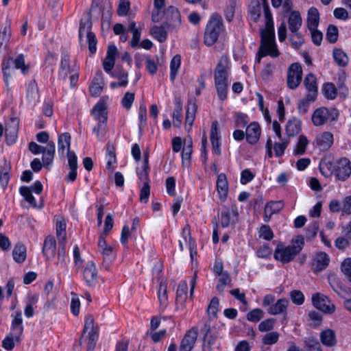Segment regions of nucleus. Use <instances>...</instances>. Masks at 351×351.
<instances>
[{
    "label": "nucleus",
    "instance_id": "obj_54",
    "mask_svg": "<svg viewBox=\"0 0 351 351\" xmlns=\"http://www.w3.org/2000/svg\"><path fill=\"white\" fill-rule=\"evenodd\" d=\"M10 167L5 163V165L2 167L0 171V183L3 189H5L9 182L10 176L9 171Z\"/></svg>",
    "mask_w": 351,
    "mask_h": 351
},
{
    "label": "nucleus",
    "instance_id": "obj_16",
    "mask_svg": "<svg viewBox=\"0 0 351 351\" xmlns=\"http://www.w3.org/2000/svg\"><path fill=\"white\" fill-rule=\"evenodd\" d=\"M304 85L308 92V98L317 99L318 87L315 75L311 73H308L304 80Z\"/></svg>",
    "mask_w": 351,
    "mask_h": 351
},
{
    "label": "nucleus",
    "instance_id": "obj_20",
    "mask_svg": "<svg viewBox=\"0 0 351 351\" xmlns=\"http://www.w3.org/2000/svg\"><path fill=\"white\" fill-rule=\"evenodd\" d=\"M84 278L86 284L91 287L95 286L97 282V271L93 261H89L84 270Z\"/></svg>",
    "mask_w": 351,
    "mask_h": 351
},
{
    "label": "nucleus",
    "instance_id": "obj_7",
    "mask_svg": "<svg viewBox=\"0 0 351 351\" xmlns=\"http://www.w3.org/2000/svg\"><path fill=\"white\" fill-rule=\"evenodd\" d=\"M312 304L315 308L326 314H332L335 311V306L326 295L315 293L312 295Z\"/></svg>",
    "mask_w": 351,
    "mask_h": 351
},
{
    "label": "nucleus",
    "instance_id": "obj_15",
    "mask_svg": "<svg viewBox=\"0 0 351 351\" xmlns=\"http://www.w3.org/2000/svg\"><path fill=\"white\" fill-rule=\"evenodd\" d=\"M330 262L328 255L325 252L317 253L313 258L312 270L317 273L325 269Z\"/></svg>",
    "mask_w": 351,
    "mask_h": 351
},
{
    "label": "nucleus",
    "instance_id": "obj_50",
    "mask_svg": "<svg viewBox=\"0 0 351 351\" xmlns=\"http://www.w3.org/2000/svg\"><path fill=\"white\" fill-rule=\"evenodd\" d=\"M322 91L324 96L329 99H333L337 96V89L332 83H326L324 85Z\"/></svg>",
    "mask_w": 351,
    "mask_h": 351
},
{
    "label": "nucleus",
    "instance_id": "obj_13",
    "mask_svg": "<svg viewBox=\"0 0 351 351\" xmlns=\"http://www.w3.org/2000/svg\"><path fill=\"white\" fill-rule=\"evenodd\" d=\"M333 142L332 134L329 132H324L316 136L313 145L321 151H326L331 147Z\"/></svg>",
    "mask_w": 351,
    "mask_h": 351
},
{
    "label": "nucleus",
    "instance_id": "obj_37",
    "mask_svg": "<svg viewBox=\"0 0 351 351\" xmlns=\"http://www.w3.org/2000/svg\"><path fill=\"white\" fill-rule=\"evenodd\" d=\"M250 19L256 23L261 15V5L258 0H253L249 5Z\"/></svg>",
    "mask_w": 351,
    "mask_h": 351
},
{
    "label": "nucleus",
    "instance_id": "obj_59",
    "mask_svg": "<svg viewBox=\"0 0 351 351\" xmlns=\"http://www.w3.org/2000/svg\"><path fill=\"white\" fill-rule=\"evenodd\" d=\"M289 143V138L282 139L281 143H276L274 145L276 156L280 157L282 156Z\"/></svg>",
    "mask_w": 351,
    "mask_h": 351
},
{
    "label": "nucleus",
    "instance_id": "obj_23",
    "mask_svg": "<svg viewBox=\"0 0 351 351\" xmlns=\"http://www.w3.org/2000/svg\"><path fill=\"white\" fill-rule=\"evenodd\" d=\"M288 304V300L285 298H280L278 300L275 304H272L267 308V313L272 315L279 314L287 315Z\"/></svg>",
    "mask_w": 351,
    "mask_h": 351
},
{
    "label": "nucleus",
    "instance_id": "obj_21",
    "mask_svg": "<svg viewBox=\"0 0 351 351\" xmlns=\"http://www.w3.org/2000/svg\"><path fill=\"white\" fill-rule=\"evenodd\" d=\"M44 149L45 150L42 152V160L43 163V167L46 169H49L52 165L55 155V143L53 141L48 142L47 146L45 147Z\"/></svg>",
    "mask_w": 351,
    "mask_h": 351
},
{
    "label": "nucleus",
    "instance_id": "obj_43",
    "mask_svg": "<svg viewBox=\"0 0 351 351\" xmlns=\"http://www.w3.org/2000/svg\"><path fill=\"white\" fill-rule=\"evenodd\" d=\"M66 242H58L59 248L58 250V262L57 265H60L61 267H65L66 263Z\"/></svg>",
    "mask_w": 351,
    "mask_h": 351
},
{
    "label": "nucleus",
    "instance_id": "obj_62",
    "mask_svg": "<svg viewBox=\"0 0 351 351\" xmlns=\"http://www.w3.org/2000/svg\"><path fill=\"white\" fill-rule=\"evenodd\" d=\"M249 121L247 114L242 112L235 113V126L237 128H244Z\"/></svg>",
    "mask_w": 351,
    "mask_h": 351
},
{
    "label": "nucleus",
    "instance_id": "obj_41",
    "mask_svg": "<svg viewBox=\"0 0 351 351\" xmlns=\"http://www.w3.org/2000/svg\"><path fill=\"white\" fill-rule=\"evenodd\" d=\"M308 144V141L304 135H300L298 141L293 150V154L295 156L303 155L306 152V148Z\"/></svg>",
    "mask_w": 351,
    "mask_h": 351
},
{
    "label": "nucleus",
    "instance_id": "obj_33",
    "mask_svg": "<svg viewBox=\"0 0 351 351\" xmlns=\"http://www.w3.org/2000/svg\"><path fill=\"white\" fill-rule=\"evenodd\" d=\"M319 22V14L316 8L311 7L308 11L307 27L309 30L317 28Z\"/></svg>",
    "mask_w": 351,
    "mask_h": 351
},
{
    "label": "nucleus",
    "instance_id": "obj_53",
    "mask_svg": "<svg viewBox=\"0 0 351 351\" xmlns=\"http://www.w3.org/2000/svg\"><path fill=\"white\" fill-rule=\"evenodd\" d=\"M279 333L277 332H270L263 336L262 343L265 346H271L277 343L279 339Z\"/></svg>",
    "mask_w": 351,
    "mask_h": 351
},
{
    "label": "nucleus",
    "instance_id": "obj_48",
    "mask_svg": "<svg viewBox=\"0 0 351 351\" xmlns=\"http://www.w3.org/2000/svg\"><path fill=\"white\" fill-rule=\"evenodd\" d=\"M259 238L271 241L274 238V232L269 225H262L258 230Z\"/></svg>",
    "mask_w": 351,
    "mask_h": 351
},
{
    "label": "nucleus",
    "instance_id": "obj_56",
    "mask_svg": "<svg viewBox=\"0 0 351 351\" xmlns=\"http://www.w3.org/2000/svg\"><path fill=\"white\" fill-rule=\"evenodd\" d=\"M220 278L219 279V282L216 286V289L219 292H223L224 290L225 286L229 285L231 282V278L228 272L225 271L222 273V274L219 275Z\"/></svg>",
    "mask_w": 351,
    "mask_h": 351
},
{
    "label": "nucleus",
    "instance_id": "obj_52",
    "mask_svg": "<svg viewBox=\"0 0 351 351\" xmlns=\"http://www.w3.org/2000/svg\"><path fill=\"white\" fill-rule=\"evenodd\" d=\"M292 34L290 36L289 40L291 42V46L295 49H299L301 45L304 43V40L302 34L298 32H291Z\"/></svg>",
    "mask_w": 351,
    "mask_h": 351
},
{
    "label": "nucleus",
    "instance_id": "obj_9",
    "mask_svg": "<svg viewBox=\"0 0 351 351\" xmlns=\"http://www.w3.org/2000/svg\"><path fill=\"white\" fill-rule=\"evenodd\" d=\"M19 119L16 117H10L5 123V135L8 145H10L15 143L19 132Z\"/></svg>",
    "mask_w": 351,
    "mask_h": 351
},
{
    "label": "nucleus",
    "instance_id": "obj_5",
    "mask_svg": "<svg viewBox=\"0 0 351 351\" xmlns=\"http://www.w3.org/2000/svg\"><path fill=\"white\" fill-rule=\"evenodd\" d=\"M92 23L89 21H80L79 27V42L82 44V36L86 35L87 43L88 44V49L91 54H94L97 51V39L95 34L90 31Z\"/></svg>",
    "mask_w": 351,
    "mask_h": 351
},
{
    "label": "nucleus",
    "instance_id": "obj_34",
    "mask_svg": "<svg viewBox=\"0 0 351 351\" xmlns=\"http://www.w3.org/2000/svg\"><path fill=\"white\" fill-rule=\"evenodd\" d=\"M301 121L296 118L289 120L285 127L287 136L289 137L298 135L301 131Z\"/></svg>",
    "mask_w": 351,
    "mask_h": 351
},
{
    "label": "nucleus",
    "instance_id": "obj_14",
    "mask_svg": "<svg viewBox=\"0 0 351 351\" xmlns=\"http://www.w3.org/2000/svg\"><path fill=\"white\" fill-rule=\"evenodd\" d=\"M261 127L258 122L253 121L246 128L245 137L246 141L251 145L256 144L261 136Z\"/></svg>",
    "mask_w": 351,
    "mask_h": 351
},
{
    "label": "nucleus",
    "instance_id": "obj_22",
    "mask_svg": "<svg viewBox=\"0 0 351 351\" xmlns=\"http://www.w3.org/2000/svg\"><path fill=\"white\" fill-rule=\"evenodd\" d=\"M56 250V241L53 236H47L44 241L43 247V255L47 259L52 258L55 256Z\"/></svg>",
    "mask_w": 351,
    "mask_h": 351
},
{
    "label": "nucleus",
    "instance_id": "obj_27",
    "mask_svg": "<svg viewBox=\"0 0 351 351\" xmlns=\"http://www.w3.org/2000/svg\"><path fill=\"white\" fill-rule=\"evenodd\" d=\"M167 20L168 21L167 24L173 25L174 27L180 25L181 23V16L179 10L173 7L169 6L165 13Z\"/></svg>",
    "mask_w": 351,
    "mask_h": 351
},
{
    "label": "nucleus",
    "instance_id": "obj_6",
    "mask_svg": "<svg viewBox=\"0 0 351 351\" xmlns=\"http://www.w3.org/2000/svg\"><path fill=\"white\" fill-rule=\"evenodd\" d=\"M228 64L229 59L226 56H222L215 69L214 84H228Z\"/></svg>",
    "mask_w": 351,
    "mask_h": 351
},
{
    "label": "nucleus",
    "instance_id": "obj_2",
    "mask_svg": "<svg viewBox=\"0 0 351 351\" xmlns=\"http://www.w3.org/2000/svg\"><path fill=\"white\" fill-rule=\"evenodd\" d=\"M225 29L221 16L214 13L211 15L204 32V43L206 46H213L224 32Z\"/></svg>",
    "mask_w": 351,
    "mask_h": 351
},
{
    "label": "nucleus",
    "instance_id": "obj_26",
    "mask_svg": "<svg viewBox=\"0 0 351 351\" xmlns=\"http://www.w3.org/2000/svg\"><path fill=\"white\" fill-rule=\"evenodd\" d=\"M169 24L164 23L160 26L155 25L150 29L151 35L160 43H164L167 38V32Z\"/></svg>",
    "mask_w": 351,
    "mask_h": 351
},
{
    "label": "nucleus",
    "instance_id": "obj_46",
    "mask_svg": "<svg viewBox=\"0 0 351 351\" xmlns=\"http://www.w3.org/2000/svg\"><path fill=\"white\" fill-rule=\"evenodd\" d=\"M20 194L24 197L25 200L27 201L29 204L33 206L34 207L36 206V202L34 197L32 194V191L29 187L27 186H21L19 189Z\"/></svg>",
    "mask_w": 351,
    "mask_h": 351
},
{
    "label": "nucleus",
    "instance_id": "obj_55",
    "mask_svg": "<svg viewBox=\"0 0 351 351\" xmlns=\"http://www.w3.org/2000/svg\"><path fill=\"white\" fill-rule=\"evenodd\" d=\"M326 39L330 43H335L338 39V29L334 25H329L326 31Z\"/></svg>",
    "mask_w": 351,
    "mask_h": 351
},
{
    "label": "nucleus",
    "instance_id": "obj_10",
    "mask_svg": "<svg viewBox=\"0 0 351 351\" xmlns=\"http://www.w3.org/2000/svg\"><path fill=\"white\" fill-rule=\"evenodd\" d=\"M238 212L236 206L223 207L220 213V223L223 228L234 225L237 221Z\"/></svg>",
    "mask_w": 351,
    "mask_h": 351
},
{
    "label": "nucleus",
    "instance_id": "obj_25",
    "mask_svg": "<svg viewBox=\"0 0 351 351\" xmlns=\"http://www.w3.org/2000/svg\"><path fill=\"white\" fill-rule=\"evenodd\" d=\"M322 343L327 347H332L337 344L336 333L332 329H326L320 332Z\"/></svg>",
    "mask_w": 351,
    "mask_h": 351
},
{
    "label": "nucleus",
    "instance_id": "obj_18",
    "mask_svg": "<svg viewBox=\"0 0 351 351\" xmlns=\"http://www.w3.org/2000/svg\"><path fill=\"white\" fill-rule=\"evenodd\" d=\"M330 115V114L328 108L321 107L313 112L311 120L315 126H322L328 121Z\"/></svg>",
    "mask_w": 351,
    "mask_h": 351
},
{
    "label": "nucleus",
    "instance_id": "obj_61",
    "mask_svg": "<svg viewBox=\"0 0 351 351\" xmlns=\"http://www.w3.org/2000/svg\"><path fill=\"white\" fill-rule=\"evenodd\" d=\"M215 88L219 99L225 101L228 97V84H215Z\"/></svg>",
    "mask_w": 351,
    "mask_h": 351
},
{
    "label": "nucleus",
    "instance_id": "obj_28",
    "mask_svg": "<svg viewBox=\"0 0 351 351\" xmlns=\"http://www.w3.org/2000/svg\"><path fill=\"white\" fill-rule=\"evenodd\" d=\"M216 187L221 199H226L228 192V184L225 173H220L217 180Z\"/></svg>",
    "mask_w": 351,
    "mask_h": 351
},
{
    "label": "nucleus",
    "instance_id": "obj_29",
    "mask_svg": "<svg viewBox=\"0 0 351 351\" xmlns=\"http://www.w3.org/2000/svg\"><path fill=\"white\" fill-rule=\"evenodd\" d=\"M302 17L298 11H291L288 19L289 28L291 32H298L302 26Z\"/></svg>",
    "mask_w": 351,
    "mask_h": 351
},
{
    "label": "nucleus",
    "instance_id": "obj_17",
    "mask_svg": "<svg viewBox=\"0 0 351 351\" xmlns=\"http://www.w3.org/2000/svg\"><path fill=\"white\" fill-rule=\"evenodd\" d=\"M23 332V318L21 311L16 312L11 323L10 335H14L16 342L20 341V337Z\"/></svg>",
    "mask_w": 351,
    "mask_h": 351
},
{
    "label": "nucleus",
    "instance_id": "obj_32",
    "mask_svg": "<svg viewBox=\"0 0 351 351\" xmlns=\"http://www.w3.org/2000/svg\"><path fill=\"white\" fill-rule=\"evenodd\" d=\"M71 145V135L68 132L60 134L58 141V152L61 156L64 155L65 149H67V153L70 150Z\"/></svg>",
    "mask_w": 351,
    "mask_h": 351
},
{
    "label": "nucleus",
    "instance_id": "obj_38",
    "mask_svg": "<svg viewBox=\"0 0 351 351\" xmlns=\"http://www.w3.org/2000/svg\"><path fill=\"white\" fill-rule=\"evenodd\" d=\"M332 56L335 62L339 66L344 67L349 62L348 56L341 49H335L332 51Z\"/></svg>",
    "mask_w": 351,
    "mask_h": 351
},
{
    "label": "nucleus",
    "instance_id": "obj_45",
    "mask_svg": "<svg viewBox=\"0 0 351 351\" xmlns=\"http://www.w3.org/2000/svg\"><path fill=\"white\" fill-rule=\"evenodd\" d=\"M316 99L308 98V96L300 100L298 104V110L300 114H305L308 112L311 103L314 102Z\"/></svg>",
    "mask_w": 351,
    "mask_h": 351
},
{
    "label": "nucleus",
    "instance_id": "obj_30",
    "mask_svg": "<svg viewBox=\"0 0 351 351\" xmlns=\"http://www.w3.org/2000/svg\"><path fill=\"white\" fill-rule=\"evenodd\" d=\"M70 56L68 53L62 54L59 75L63 80H66L68 75L73 72V69L70 66Z\"/></svg>",
    "mask_w": 351,
    "mask_h": 351
},
{
    "label": "nucleus",
    "instance_id": "obj_4",
    "mask_svg": "<svg viewBox=\"0 0 351 351\" xmlns=\"http://www.w3.org/2000/svg\"><path fill=\"white\" fill-rule=\"evenodd\" d=\"M303 245L302 237L296 239L292 245L288 246L278 245L274 252V258L283 263H289L301 252Z\"/></svg>",
    "mask_w": 351,
    "mask_h": 351
},
{
    "label": "nucleus",
    "instance_id": "obj_42",
    "mask_svg": "<svg viewBox=\"0 0 351 351\" xmlns=\"http://www.w3.org/2000/svg\"><path fill=\"white\" fill-rule=\"evenodd\" d=\"M181 56L178 54L173 56L170 62V80L173 81L180 67Z\"/></svg>",
    "mask_w": 351,
    "mask_h": 351
},
{
    "label": "nucleus",
    "instance_id": "obj_40",
    "mask_svg": "<svg viewBox=\"0 0 351 351\" xmlns=\"http://www.w3.org/2000/svg\"><path fill=\"white\" fill-rule=\"evenodd\" d=\"M129 29L132 33V38L130 41V45L132 48L139 46L141 39V31L136 27V23L132 22L130 24Z\"/></svg>",
    "mask_w": 351,
    "mask_h": 351
},
{
    "label": "nucleus",
    "instance_id": "obj_64",
    "mask_svg": "<svg viewBox=\"0 0 351 351\" xmlns=\"http://www.w3.org/2000/svg\"><path fill=\"white\" fill-rule=\"evenodd\" d=\"M341 269L351 282V258H347L342 262Z\"/></svg>",
    "mask_w": 351,
    "mask_h": 351
},
{
    "label": "nucleus",
    "instance_id": "obj_3",
    "mask_svg": "<svg viewBox=\"0 0 351 351\" xmlns=\"http://www.w3.org/2000/svg\"><path fill=\"white\" fill-rule=\"evenodd\" d=\"M1 68L3 73V80L7 88L9 86V80L14 72V69H21L23 74L28 71V66L25 64V57L19 54L16 58L5 56L2 61Z\"/></svg>",
    "mask_w": 351,
    "mask_h": 351
},
{
    "label": "nucleus",
    "instance_id": "obj_49",
    "mask_svg": "<svg viewBox=\"0 0 351 351\" xmlns=\"http://www.w3.org/2000/svg\"><path fill=\"white\" fill-rule=\"evenodd\" d=\"M182 105L178 102L173 112V124L175 127L179 128L182 124Z\"/></svg>",
    "mask_w": 351,
    "mask_h": 351
},
{
    "label": "nucleus",
    "instance_id": "obj_31",
    "mask_svg": "<svg viewBox=\"0 0 351 351\" xmlns=\"http://www.w3.org/2000/svg\"><path fill=\"white\" fill-rule=\"evenodd\" d=\"M99 252L103 256V267L106 270H108L110 264L113 262L116 256L114 249L112 246L110 245L108 247L101 250Z\"/></svg>",
    "mask_w": 351,
    "mask_h": 351
},
{
    "label": "nucleus",
    "instance_id": "obj_39",
    "mask_svg": "<svg viewBox=\"0 0 351 351\" xmlns=\"http://www.w3.org/2000/svg\"><path fill=\"white\" fill-rule=\"evenodd\" d=\"M96 330H97V329L94 326V318H93V315H87L85 319L83 332H82V336L79 340L80 345V346L82 345V340L84 339L85 335L86 334V332L96 331Z\"/></svg>",
    "mask_w": 351,
    "mask_h": 351
},
{
    "label": "nucleus",
    "instance_id": "obj_58",
    "mask_svg": "<svg viewBox=\"0 0 351 351\" xmlns=\"http://www.w3.org/2000/svg\"><path fill=\"white\" fill-rule=\"evenodd\" d=\"M88 335L84 338L88 339L87 351H93L95 348L96 342L98 339L97 331L88 332ZM84 339L82 341L84 340Z\"/></svg>",
    "mask_w": 351,
    "mask_h": 351
},
{
    "label": "nucleus",
    "instance_id": "obj_24",
    "mask_svg": "<svg viewBox=\"0 0 351 351\" xmlns=\"http://www.w3.org/2000/svg\"><path fill=\"white\" fill-rule=\"evenodd\" d=\"M92 114L96 121L106 124L108 120L106 107L104 102H98L93 108Z\"/></svg>",
    "mask_w": 351,
    "mask_h": 351
},
{
    "label": "nucleus",
    "instance_id": "obj_19",
    "mask_svg": "<svg viewBox=\"0 0 351 351\" xmlns=\"http://www.w3.org/2000/svg\"><path fill=\"white\" fill-rule=\"evenodd\" d=\"M336 162L330 156L323 158L319 162V171L326 178L330 177L333 173L335 175Z\"/></svg>",
    "mask_w": 351,
    "mask_h": 351
},
{
    "label": "nucleus",
    "instance_id": "obj_44",
    "mask_svg": "<svg viewBox=\"0 0 351 351\" xmlns=\"http://www.w3.org/2000/svg\"><path fill=\"white\" fill-rule=\"evenodd\" d=\"M106 158L108 168H110L112 165L117 162L115 148L110 143H108L106 145Z\"/></svg>",
    "mask_w": 351,
    "mask_h": 351
},
{
    "label": "nucleus",
    "instance_id": "obj_57",
    "mask_svg": "<svg viewBox=\"0 0 351 351\" xmlns=\"http://www.w3.org/2000/svg\"><path fill=\"white\" fill-rule=\"evenodd\" d=\"M264 316V312L261 308H254L247 314V319L252 322H258Z\"/></svg>",
    "mask_w": 351,
    "mask_h": 351
},
{
    "label": "nucleus",
    "instance_id": "obj_1",
    "mask_svg": "<svg viewBox=\"0 0 351 351\" xmlns=\"http://www.w3.org/2000/svg\"><path fill=\"white\" fill-rule=\"evenodd\" d=\"M263 11L265 18V28L261 29V42L256 54V60L258 63L265 56H270L272 58H276L279 56V51L275 43L273 17L269 6L266 5Z\"/></svg>",
    "mask_w": 351,
    "mask_h": 351
},
{
    "label": "nucleus",
    "instance_id": "obj_12",
    "mask_svg": "<svg viewBox=\"0 0 351 351\" xmlns=\"http://www.w3.org/2000/svg\"><path fill=\"white\" fill-rule=\"evenodd\" d=\"M198 336V328L192 327L187 330L181 340L179 350L180 351H191L197 341Z\"/></svg>",
    "mask_w": 351,
    "mask_h": 351
},
{
    "label": "nucleus",
    "instance_id": "obj_35",
    "mask_svg": "<svg viewBox=\"0 0 351 351\" xmlns=\"http://www.w3.org/2000/svg\"><path fill=\"white\" fill-rule=\"evenodd\" d=\"M11 36L10 23L7 21L0 30V53L5 49Z\"/></svg>",
    "mask_w": 351,
    "mask_h": 351
},
{
    "label": "nucleus",
    "instance_id": "obj_63",
    "mask_svg": "<svg viewBox=\"0 0 351 351\" xmlns=\"http://www.w3.org/2000/svg\"><path fill=\"white\" fill-rule=\"evenodd\" d=\"M276 319L269 318L263 320L258 325V330L261 332H268L274 328Z\"/></svg>",
    "mask_w": 351,
    "mask_h": 351
},
{
    "label": "nucleus",
    "instance_id": "obj_51",
    "mask_svg": "<svg viewBox=\"0 0 351 351\" xmlns=\"http://www.w3.org/2000/svg\"><path fill=\"white\" fill-rule=\"evenodd\" d=\"M27 97L31 101H36L38 97L37 84L34 80L28 84Z\"/></svg>",
    "mask_w": 351,
    "mask_h": 351
},
{
    "label": "nucleus",
    "instance_id": "obj_8",
    "mask_svg": "<svg viewBox=\"0 0 351 351\" xmlns=\"http://www.w3.org/2000/svg\"><path fill=\"white\" fill-rule=\"evenodd\" d=\"M302 69L299 63H293L290 65L287 72V83L289 88L295 89L302 81Z\"/></svg>",
    "mask_w": 351,
    "mask_h": 351
},
{
    "label": "nucleus",
    "instance_id": "obj_60",
    "mask_svg": "<svg viewBox=\"0 0 351 351\" xmlns=\"http://www.w3.org/2000/svg\"><path fill=\"white\" fill-rule=\"evenodd\" d=\"M193 143L190 139L188 142H185L184 146L182 152V160L184 162V160H190L191 154L193 152Z\"/></svg>",
    "mask_w": 351,
    "mask_h": 351
},
{
    "label": "nucleus",
    "instance_id": "obj_47",
    "mask_svg": "<svg viewBox=\"0 0 351 351\" xmlns=\"http://www.w3.org/2000/svg\"><path fill=\"white\" fill-rule=\"evenodd\" d=\"M66 223L62 221H58L56 223V236L58 242H66Z\"/></svg>",
    "mask_w": 351,
    "mask_h": 351
},
{
    "label": "nucleus",
    "instance_id": "obj_36",
    "mask_svg": "<svg viewBox=\"0 0 351 351\" xmlns=\"http://www.w3.org/2000/svg\"><path fill=\"white\" fill-rule=\"evenodd\" d=\"M14 260L18 263H23L26 259V247L20 243H18L12 252Z\"/></svg>",
    "mask_w": 351,
    "mask_h": 351
},
{
    "label": "nucleus",
    "instance_id": "obj_11",
    "mask_svg": "<svg viewBox=\"0 0 351 351\" xmlns=\"http://www.w3.org/2000/svg\"><path fill=\"white\" fill-rule=\"evenodd\" d=\"M351 175V162L343 157L336 161L335 178L340 181H346Z\"/></svg>",
    "mask_w": 351,
    "mask_h": 351
}]
</instances>
